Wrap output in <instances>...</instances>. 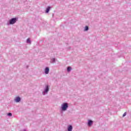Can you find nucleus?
Returning <instances> with one entry per match:
<instances>
[{"label":"nucleus","instance_id":"nucleus-3","mask_svg":"<svg viewBox=\"0 0 131 131\" xmlns=\"http://www.w3.org/2000/svg\"><path fill=\"white\" fill-rule=\"evenodd\" d=\"M50 71V69L49 68H46L45 69L46 74H49V72Z\"/></svg>","mask_w":131,"mask_h":131},{"label":"nucleus","instance_id":"nucleus-13","mask_svg":"<svg viewBox=\"0 0 131 131\" xmlns=\"http://www.w3.org/2000/svg\"><path fill=\"white\" fill-rule=\"evenodd\" d=\"M8 116H12V113H9L8 114Z\"/></svg>","mask_w":131,"mask_h":131},{"label":"nucleus","instance_id":"nucleus-9","mask_svg":"<svg viewBox=\"0 0 131 131\" xmlns=\"http://www.w3.org/2000/svg\"><path fill=\"white\" fill-rule=\"evenodd\" d=\"M88 30H89V27H88V26L85 27L84 31H88Z\"/></svg>","mask_w":131,"mask_h":131},{"label":"nucleus","instance_id":"nucleus-5","mask_svg":"<svg viewBox=\"0 0 131 131\" xmlns=\"http://www.w3.org/2000/svg\"><path fill=\"white\" fill-rule=\"evenodd\" d=\"M15 102H20V101H21V98H20V97H17L15 98Z\"/></svg>","mask_w":131,"mask_h":131},{"label":"nucleus","instance_id":"nucleus-4","mask_svg":"<svg viewBox=\"0 0 131 131\" xmlns=\"http://www.w3.org/2000/svg\"><path fill=\"white\" fill-rule=\"evenodd\" d=\"M92 124H93V121L89 120L88 121V125L89 126H92Z\"/></svg>","mask_w":131,"mask_h":131},{"label":"nucleus","instance_id":"nucleus-1","mask_svg":"<svg viewBox=\"0 0 131 131\" xmlns=\"http://www.w3.org/2000/svg\"><path fill=\"white\" fill-rule=\"evenodd\" d=\"M68 107V104L67 103H64L61 105V109L63 111H66Z\"/></svg>","mask_w":131,"mask_h":131},{"label":"nucleus","instance_id":"nucleus-7","mask_svg":"<svg viewBox=\"0 0 131 131\" xmlns=\"http://www.w3.org/2000/svg\"><path fill=\"white\" fill-rule=\"evenodd\" d=\"M50 10H51V7H48L46 9V13H49V12H50Z\"/></svg>","mask_w":131,"mask_h":131},{"label":"nucleus","instance_id":"nucleus-8","mask_svg":"<svg viewBox=\"0 0 131 131\" xmlns=\"http://www.w3.org/2000/svg\"><path fill=\"white\" fill-rule=\"evenodd\" d=\"M49 92V85L46 86V89L45 90V93H48Z\"/></svg>","mask_w":131,"mask_h":131},{"label":"nucleus","instance_id":"nucleus-10","mask_svg":"<svg viewBox=\"0 0 131 131\" xmlns=\"http://www.w3.org/2000/svg\"><path fill=\"white\" fill-rule=\"evenodd\" d=\"M71 70V67H68L67 71H68V72H69V71H70Z\"/></svg>","mask_w":131,"mask_h":131},{"label":"nucleus","instance_id":"nucleus-12","mask_svg":"<svg viewBox=\"0 0 131 131\" xmlns=\"http://www.w3.org/2000/svg\"><path fill=\"white\" fill-rule=\"evenodd\" d=\"M126 116V112H125L123 115V117H124V116Z\"/></svg>","mask_w":131,"mask_h":131},{"label":"nucleus","instance_id":"nucleus-11","mask_svg":"<svg viewBox=\"0 0 131 131\" xmlns=\"http://www.w3.org/2000/svg\"><path fill=\"white\" fill-rule=\"evenodd\" d=\"M27 42H30V38L27 39Z\"/></svg>","mask_w":131,"mask_h":131},{"label":"nucleus","instance_id":"nucleus-6","mask_svg":"<svg viewBox=\"0 0 131 131\" xmlns=\"http://www.w3.org/2000/svg\"><path fill=\"white\" fill-rule=\"evenodd\" d=\"M72 126L70 125L68 128V131H72Z\"/></svg>","mask_w":131,"mask_h":131},{"label":"nucleus","instance_id":"nucleus-14","mask_svg":"<svg viewBox=\"0 0 131 131\" xmlns=\"http://www.w3.org/2000/svg\"><path fill=\"white\" fill-rule=\"evenodd\" d=\"M53 61H55V58H53Z\"/></svg>","mask_w":131,"mask_h":131},{"label":"nucleus","instance_id":"nucleus-2","mask_svg":"<svg viewBox=\"0 0 131 131\" xmlns=\"http://www.w3.org/2000/svg\"><path fill=\"white\" fill-rule=\"evenodd\" d=\"M16 18H13L10 20V24H11V25L15 24V23H16Z\"/></svg>","mask_w":131,"mask_h":131}]
</instances>
